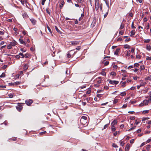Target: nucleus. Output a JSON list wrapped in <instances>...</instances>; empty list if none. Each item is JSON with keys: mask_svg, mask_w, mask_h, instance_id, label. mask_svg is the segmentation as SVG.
Segmentation results:
<instances>
[{"mask_svg": "<svg viewBox=\"0 0 151 151\" xmlns=\"http://www.w3.org/2000/svg\"><path fill=\"white\" fill-rule=\"evenodd\" d=\"M95 8L96 11H98L99 8L101 11L102 9V4H100L99 1V0H95Z\"/></svg>", "mask_w": 151, "mask_h": 151, "instance_id": "1", "label": "nucleus"}, {"mask_svg": "<svg viewBox=\"0 0 151 151\" xmlns=\"http://www.w3.org/2000/svg\"><path fill=\"white\" fill-rule=\"evenodd\" d=\"M87 117L85 116H83L80 120L81 123L83 125H86L87 123Z\"/></svg>", "mask_w": 151, "mask_h": 151, "instance_id": "2", "label": "nucleus"}, {"mask_svg": "<svg viewBox=\"0 0 151 151\" xmlns=\"http://www.w3.org/2000/svg\"><path fill=\"white\" fill-rule=\"evenodd\" d=\"M33 101L32 99H27L25 101L26 104L28 106H30L32 103Z\"/></svg>", "mask_w": 151, "mask_h": 151, "instance_id": "3", "label": "nucleus"}, {"mask_svg": "<svg viewBox=\"0 0 151 151\" xmlns=\"http://www.w3.org/2000/svg\"><path fill=\"white\" fill-rule=\"evenodd\" d=\"M108 81H109V83L112 85H117L119 83V81H112L109 80H108Z\"/></svg>", "mask_w": 151, "mask_h": 151, "instance_id": "4", "label": "nucleus"}, {"mask_svg": "<svg viewBox=\"0 0 151 151\" xmlns=\"http://www.w3.org/2000/svg\"><path fill=\"white\" fill-rule=\"evenodd\" d=\"M30 21L33 25H35L37 23L36 20L33 18L30 19Z\"/></svg>", "mask_w": 151, "mask_h": 151, "instance_id": "5", "label": "nucleus"}, {"mask_svg": "<svg viewBox=\"0 0 151 151\" xmlns=\"http://www.w3.org/2000/svg\"><path fill=\"white\" fill-rule=\"evenodd\" d=\"M70 42L71 44L70 45L75 46L78 45L80 41H71Z\"/></svg>", "mask_w": 151, "mask_h": 151, "instance_id": "6", "label": "nucleus"}, {"mask_svg": "<svg viewBox=\"0 0 151 151\" xmlns=\"http://www.w3.org/2000/svg\"><path fill=\"white\" fill-rule=\"evenodd\" d=\"M17 109L19 111H20L23 109V107L20 104H19L18 105L16 106Z\"/></svg>", "mask_w": 151, "mask_h": 151, "instance_id": "7", "label": "nucleus"}, {"mask_svg": "<svg viewBox=\"0 0 151 151\" xmlns=\"http://www.w3.org/2000/svg\"><path fill=\"white\" fill-rule=\"evenodd\" d=\"M120 51V49L118 48H117L116 51H115L114 54L116 55H118L119 54V52Z\"/></svg>", "mask_w": 151, "mask_h": 151, "instance_id": "8", "label": "nucleus"}, {"mask_svg": "<svg viewBox=\"0 0 151 151\" xmlns=\"http://www.w3.org/2000/svg\"><path fill=\"white\" fill-rule=\"evenodd\" d=\"M130 144L129 143H127L125 147V150L126 151H128L129 149Z\"/></svg>", "mask_w": 151, "mask_h": 151, "instance_id": "9", "label": "nucleus"}, {"mask_svg": "<svg viewBox=\"0 0 151 151\" xmlns=\"http://www.w3.org/2000/svg\"><path fill=\"white\" fill-rule=\"evenodd\" d=\"M17 42L15 40H13L12 42H10V44L13 46H15L17 44Z\"/></svg>", "mask_w": 151, "mask_h": 151, "instance_id": "10", "label": "nucleus"}, {"mask_svg": "<svg viewBox=\"0 0 151 151\" xmlns=\"http://www.w3.org/2000/svg\"><path fill=\"white\" fill-rule=\"evenodd\" d=\"M140 82V86H144L146 84V82H143L142 80H141Z\"/></svg>", "mask_w": 151, "mask_h": 151, "instance_id": "11", "label": "nucleus"}, {"mask_svg": "<svg viewBox=\"0 0 151 151\" xmlns=\"http://www.w3.org/2000/svg\"><path fill=\"white\" fill-rule=\"evenodd\" d=\"M21 2L23 5L25 6L24 4H25L26 6H27L26 4V3H27V0H21Z\"/></svg>", "mask_w": 151, "mask_h": 151, "instance_id": "12", "label": "nucleus"}, {"mask_svg": "<svg viewBox=\"0 0 151 151\" xmlns=\"http://www.w3.org/2000/svg\"><path fill=\"white\" fill-rule=\"evenodd\" d=\"M126 82H121L120 84H122V87H124L126 86Z\"/></svg>", "mask_w": 151, "mask_h": 151, "instance_id": "13", "label": "nucleus"}, {"mask_svg": "<svg viewBox=\"0 0 151 151\" xmlns=\"http://www.w3.org/2000/svg\"><path fill=\"white\" fill-rule=\"evenodd\" d=\"M111 129L113 132H114L116 130V128L114 125H111Z\"/></svg>", "mask_w": 151, "mask_h": 151, "instance_id": "14", "label": "nucleus"}, {"mask_svg": "<svg viewBox=\"0 0 151 151\" xmlns=\"http://www.w3.org/2000/svg\"><path fill=\"white\" fill-rule=\"evenodd\" d=\"M28 63L26 64L24 66V70H26L28 68Z\"/></svg>", "mask_w": 151, "mask_h": 151, "instance_id": "15", "label": "nucleus"}, {"mask_svg": "<svg viewBox=\"0 0 151 151\" xmlns=\"http://www.w3.org/2000/svg\"><path fill=\"white\" fill-rule=\"evenodd\" d=\"M19 41L20 42V43L21 44H23L24 45H26L25 42L23 40H22L21 39H19Z\"/></svg>", "mask_w": 151, "mask_h": 151, "instance_id": "16", "label": "nucleus"}, {"mask_svg": "<svg viewBox=\"0 0 151 151\" xmlns=\"http://www.w3.org/2000/svg\"><path fill=\"white\" fill-rule=\"evenodd\" d=\"M117 123V120L115 119L111 123V125H116Z\"/></svg>", "mask_w": 151, "mask_h": 151, "instance_id": "17", "label": "nucleus"}, {"mask_svg": "<svg viewBox=\"0 0 151 151\" xmlns=\"http://www.w3.org/2000/svg\"><path fill=\"white\" fill-rule=\"evenodd\" d=\"M22 16L24 18H27L28 16L26 13L25 12L22 14Z\"/></svg>", "mask_w": 151, "mask_h": 151, "instance_id": "18", "label": "nucleus"}, {"mask_svg": "<svg viewBox=\"0 0 151 151\" xmlns=\"http://www.w3.org/2000/svg\"><path fill=\"white\" fill-rule=\"evenodd\" d=\"M9 140L10 141H15L17 140V138L15 137H13L12 138H9Z\"/></svg>", "mask_w": 151, "mask_h": 151, "instance_id": "19", "label": "nucleus"}, {"mask_svg": "<svg viewBox=\"0 0 151 151\" xmlns=\"http://www.w3.org/2000/svg\"><path fill=\"white\" fill-rule=\"evenodd\" d=\"M135 34V31L134 30H132L131 32L130 36L131 37L133 36Z\"/></svg>", "mask_w": 151, "mask_h": 151, "instance_id": "20", "label": "nucleus"}, {"mask_svg": "<svg viewBox=\"0 0 151 151\" xmlns=\"http://www.w3.org/2000/svg\"><path fill=\"white\" fill-rule=\"evenodd\" d=\"M64 4V1H62L60 3V9H61L63 7V5Z\"/></svg>", "mask_w": 151, "mask_h": 151, "instance_id": "21", "label": "nucleus"}, {"mask_svg": "<svg viewBox=\"0 0 151 151\" xmlns=\"http://www.w3.org/2000/svg\"><path fill=\"white\" fill-rule=\"evenodd\" d=\"M145 105H147L148 104V101L147 100H144L143 102Z\"/></svg>", "mask_w": 151, "mask_h": 151, "instance_id": "22", "label": "nucleus"}, {"mask_svg": "<svg viewBox=\"0 0 151 151\" xmlns=\"http://www.w3.org/2000/svg\"><path fill=\"white\" fill-rule=\"evenodd\" d=\"M146 49L148 50H151V47L150 45H147Z\"/></svg>", "mask_w": 151, "mask_h": 151, "instance_id": "23", "label": "nucleus"}, {"mask_svg": "<svg viewBox=\"0 0 151 151\" xmlns=\"http://www.w3.org/2000/svg\"><path fill=\"white\" fill-rule=\"evenodd\" d=\"M146 149L147 151L149 150L150 148H151V145H147L146 146Z\"/></svg>", "mask_w": 151, "mask_h": 151, "instance_id": "24", "label": "nucleus"}, {"mask_svg": "<svg viewBox=\"0 0 151 151\" xmlns=\"http://www.w3.org/2000/svg\"><path fill=\"white\" fill-rule=\"evenodd\" d=\"M130 50H128L127 52V53H126L125 55L127 56H129L130 55Z\"/></svg>", "mask_w": 151, "mask_h": 151, "instance_id": "25", "label": "nucleus"}, {"mask_svg": "<svg viewBox=\"0 0 151 151\" xmlns=\"http://www.w3.org/2000/svg\"><path fill=\"white\" fill-rule=\"evenodd\" d=\"M91 92V89L90 88H88V91L86 92V94H90Z\"/></svg>", "mask_w": 151, "mask_h": 151, "instance_id": "26", "label": "nucleus"}, {"mask_svg": "<svg viewBox=\"0 0 151 151\" xmlns=\"http://www.w3.org/2000/svg\"><path fill=\"white\" fill-rule=\"evenodd\" d=\"M30 56V55L28 53H27L25 54L24 55V57H25L26 58H29Z\"/></svg>", "mask_w": 151, "mask_h": 151, "instance_id": "27", "label": "nucleus"}, {"mask_svg": "<svg viewBox=\"0 0 151 151\" xmlns=\"http://www.w3.org/2000/svg\"><path fill=\"white\" fill-rule=\"evenodd\" d=\"M145 69V66L144 65H141L140 66V71H141V70H144Z\"/></svg>", "mask_w": 151, "mask_h": 151, "instance_id": "28", "label": "nucleus"}, {"mask_svg": "<svg viewBox=\"0 0 151 151\" xmlns=\"http://www.w3.org/2000/svg\"><path fill=\"white\" fill-rule=\"evenodd\" d=\"M103 63L105 65H108L109 63V61H106L105 60L103 61Z\"/></svg>", "mask_w": 151, "mask_h": 151, "instance_id": "29", "label": "nucleus"}, {"mask_svg": "<svg viewBox=\"0 0 151 151\" xmlns=\"http://www.w3.org/2000/svg\"><path fill=\"white\" fill-rule=\"evenodd\" d=\"M124 47L125 48H129L130 46L129 45L127 44L125 45H124Z\"/></svg>", "mask_w": 151, "mask_h": 151, "instance_id": "30", "label": "nucleus"}, {"mask_svg": "<svg viewBox=\"0 0 151 151\" xmlns=\"http://www.w3.org/2000/svg\"><path fill=\"white\" fill-rule=\"evenodd\" d=\"M12 45L10 43V44H9L8 46L7 47V48L8 49H11L12 47Z\"/></svg>", "mask_w": 151, "mask_h": 151, "instance_id": "31", "label": "nucleus"}, {"mask_svg": "<svg viewBox=\"0 0 151 151\" xmlns=\"http://www.w3.org/2000/svg\"><path fill=\"white\" fill-rule=\"evenodd\" d=\"M5 32V31L3 30L0 31V35H3L4 34Z\"/></svg>", "mask_w": 151, "mask_h": 151, "instance_id": "32", "label": "nucleus"}, {"mask_svg": "<svg viewBox=\"0 0 151 151\" xmlns=\"http://www.w3.org/2000/svg\"><path fill=\"white\" fill-rule=\"evenodd\" d=\"M126 93H125V92H122L121 93L120 95L121 96H123L126 95Z\"/></svg>", "mask_w": 151, "mask_h": 151, "instance_id": "33", "label": "nucleus"}, {"mask_svg": "<svg viewBox=\"0 0 151 151\" xmlns=\"http://www.w3.org/2000/svg\"><path fill=\"white\" fill-rule=\"evenodd\" d=\"M56 31L58 32V33H59L61 34H64V33L63 32L61 31H60L59 29H56Z\"/></svg>", "mask_w": 151, "mask_h": 151, "instance_id": "34", "label": "nucleus"}, {"mask_svg": "<svg viewBox=\"0 0 151 151\" xmlns=\"http://www.w3.org/2000/svg\"><path fill=\"white\" fill-rule=\"evenodd\" d=\"M5 76V74L4 73H3L0 76V78H4Z\"/></svg>", "mask_w": 151, "mask_h": 151, "instance_id": "35", "label": "nucleus"}, {"mask_svg": "<svg viewBox=\"0 0 151 151\" xmlns=\"http://www.w3.org/2000/svg\"><path fill=\"white\" fill-rule=\"evenodd\" d=\"M131 40V39L130 38L128 37H127V38L125 39V41L126 42H128L130 41Z\"/></svg>", "mask_w": 151, "mask_h": 151, "instance_id": "36", "label": "nucleus"}, {"mask_svg": "<svg viewBox=\"0 0 151 151\" xmlns=\"http://www.w3.org/2000/svg\"><path fill=\"white\" fill-rule=\"evenodd\" d=\"M17 29H14V34L15 35H17L18 34V32H17Z\"/></svg>", "mask_w": 151, "mask_h": 151, "instance_id": "37", "label": "nucleus"}, {"mask_svg": "<svg viewBox=\"0 0 151 151\" xmlns=\"http://www.w3.org/2000/svg\"><path fill=\"white\" fill-rule=\"evenodd\" d=\"M149 113V110H145L143 111L142 112V113L143 114H147Z\"/></svg>", "mask_w": 151, "mask_h": 151, "instance_id": "38", "label": "nucleus"}, {"mask_svg": "<svg viewBox=\"0 0 151 151\" xmlns=\"http://www.w3.org/2000/svg\"><path fill=\"white\" fill-rule=\"evenodd\" d=\"M67 57L68 58H69L71 57V55L69 53V52H68V54L67 55Z\"/></svg>", "mask_w": 151, "mask_h": 151, "instance_id": "39", "label": "nucleus"}, {"mask_svg": "<svg viewBox=\"0 0 151 151\" xmlns=\"http://www.w3.org/2000/svg\"><path fill=\"white\" fill-rule=\"evenodd\" d=\"M14 83H15V85H17L20 84L21 83V82L16 81V82H14Z\"/></svg>", "mask_w": 151, "mask_h": 151, "instance_id": "40", "label": "nucleus"}, {"mask_svg": "<svg viewBox=\"0 0 151 151\" xmlns=\"http://www.w3.org/2000/svg\"><path fill=\"white\" fill-rule=\"evenodd\" d=\"M135 127H136V126H134V127H132V128H131L129 129L128 131H131V130H132L133 129H135Z\"/></svg>", "mask_w": 151, "mask_h": 151, "instance_id": "41", "label": "nucleus"}, {"mask_svg": "<svg viewBox=\"0 0 151 151\" xmlns=\"http://www.w3.org/2000/svg\"><path fill=\"white\" fill-rule=\"evenodd\" d=\"M101 74L104 76H105L106 75V73L104 71H102L101 72Z\"/></svg>", "mask_w": 151, "mask_h": 151, "instance_id": "42", "label": "nucleus"}, {"mask_svg": "<svg viewBox=\"0 0 151 151\" xmlns=\"http://www.w3.org/2000/svg\"><path fill=\"white\" fill-rule=\"evenodd\" d=\"M118 101V99H115L114 100L113 103L114 104H116L117 103Z\"/></svg>", "mask_w": 151, "mask_h": 151, "instance_id": "43", "label": "nucleus"}, {"mask_svg": "<svg viewBox=\"0 0 151 151\" xmlns=\"http://www.w3.org/2000/svg\"><path fill=\"white\" fill-rule=\"evenodd\" d=\"M111 75H112L113 76H116V73L114 72H111Z\"/></svg>", "mask_w": 151, "mask_h": 151, "instance_id": "44", "label": "nucleus"}, {"mask_svg": "<svg viewBox=\"0 0 151 151\" xmlns=\"http://www.w3.org/2000/svg\"><path fill=\"white\" fill-rule=\"evenodd\" d=\"M129 119L132 120H134L135 119V117L134 116H132L130 117Z\"/></svg>", "mask_w": 151, "mask_h": 151, "instance_id": "45", "label": "nucleus"}, {"mask_svg": "<svg viewBox=\"0 0 151 151\" xmlns=\"http://www.w3.org/2000/svg\"><path fill=\"white\" fill-rule=\"evenodd\" d=\"M95 23L94 22H92V23L91 25V27L93 28L94 27V26L95 24Z\"/></svg>", "mask_w": 151, "mask_h": 151, "instance_id": "46", "label": "nucleus"}, {"mask_svg": "<svg viewBox=\"0 0 151 151\" xmlns=\"http://www.w3.org/2000/svg\"><path fill=\"white\" fill-rule=\"evenodd\" d=\"M112 146H113V147H118V146H117V145L115 143H114L113 144H112Z\"/></svg>", "mask_w": 151, "mask_h": 151, "instance_id": "47", "label": "nucleus"}, {"mask_svg": "<svg viewBox=\"0 0 151 151\" xmlns=\"http://www.w3.org/2000/svg\"><path fill=\"white\" fill-rule=\"evenodd\" d=\"M139 65V64L138 63H135L134 65V67H138Z\"/></svg>", "mask_w": 151, "mask_h": 151, "instance_id": "48", "label": "nucleus"}, {"mask_svg": "<svg viewBox=\"0 0 151 151\" xmlns=\"http://www.w3.org/2000/svg\"><path fill=\"white\" fill-rule=\"evenodd\" d=\"M109 125V124H107L105 125L104 126V129H106L108 127V126Z\"/></svg>", "mask_w": 151, "mask_h": 151, "instance_id": "49", "label": "nucleus"}, {"mask_svg": "<svg viewBox=\"0 0 151 151\" xmlns=\"http://www.w3.org/2000/svg\"><path fill=\"white\" fill-rule=\"evenodd\" d=\"M149 119V118H148V117H144L142 119V121H145V120L148 119Z\"/></svg>", "mask_w": 151, "mask_h": 151, "instance_id": "50", "label": "nucleus"}, {"mask_svg": "<svg viewBox=\"0 0 151 151\" xmlns=\"http://www.w3.org/2000/svg\"><path fill=\"white\" fill-rule=\"evenodd\" d=\"M150 41V40L149 39H148L147 40H145L144 41V42L145 43H148Z\"/></svg>", "mask_w": 151, "mask_h": 151, "instance_id": "51", "label": "nucleus"}, {"mask_svg": "<svg viewBox=\"0 0 151 151\" xmlns=\"http://www.w3.org/2000/svg\"><path fill=\"white\" fill-rule=\"evenodd\" d=\"M124 33V31L121 30L119 32V34L120 35H122Z\"/></svg>", "mask_w": 151, "mask_h": 151, "instance_id": "52", "label": "nucleus"}, {"mask_svg": "<svg viewBox=\"0 0 151 151\" xmlns=\"http://www.w3.org/2000/svg\"><path fill=\"white\" fill-rule=\"evenodd\" d=\"M15 57L16 58L19 59L20 58V55H19H19H15Z\"/></svg>", "mask_w": 151, "mask_h": 151, "instance_id": "53", "label": "nucleus"}, {"mask_svg": "<svg viewBox=\"0 0 151 151\" xmlns=\"http://www.w3.org/2000/svg\"><path fill=\"white\" fill-rule=\"evenodd\" d=\"M81 49V47L80 46H77V47L76 48V49L78 50H79Z\"/></svg>", "mask_w": 151, "mask_h": 151, "instance_id": "54", "label": "nucleus"}, {"mask_svg": "<svg viewBox=\"0 0 151 151\" xmlns=\"http://www.w3.org/2000/svg\"><path fill=\"white\" fill-rule=\"evenodd\" d=\"M127 107V105L126 104H124L123 105V106H122V109H125Z\"/></svg>", "mask_w": 151, "mask_h": 151, "instance_id": "55", "label": "nucleus"}, {"mask_svg": "<svg viewBox=\"0 0 151 151\" xmlns=\"http://www.w3.org/2000/svg\"><path fill=\"white\" fill-rule=\"evenodd\" d=\"M19 54V55L22 56V58H23L24 57V54L23 53H20Z\"/></svg>", "mask_w": 151, "mask_h": 151, "instance_id": "56", "label": "nucleus"}, {"mask_svg": "<svg viewBox=\"0 0 151 151\" xmlns=\"http://www.w3.org/2000/svg\"><path fill=\"white\" fill-rule=\"evenodd\" d=\"M20 50L22 52H26V50H25L23 48H21L20 49Z\"/></svg>", "mask_w": 151, "mask_h": 151, "instance_id": "57", "label": "nucleus"}, {"mask_svg": "<svg viewBox=\"0 0 151 151\" xmlns=\"http://www.w3.org/2000/svg\"><path fill=\"white\" fill-rule=\"evenodd\" d=\"M146 60H151V57H147Z\"/></svg>", "mask_w": 151, "mask_h": 151, "instance_id": "58", "label": "nucleus"}, {"mask_svg": "<svg viewBox=\"0 0 151 151\" xmlns=\"http://www.w3.org/2000/svg\"><path fill=\"white\" fill-rule=\"evenodd\" d=\"M124 142L123 141H122L121 142V143H120V145L122 146H123L124 145Z\"/></svg>", "mask_w": 151, "mask_h": 151, "instance_id": "59", "label": "nucleus"}, {"mask_svg": "<svg viewBox=\"0 0 151 151\" xmlns=\"http://www.w3.org/2000/svg\"><path fill=\"white\" fill-rule=\"evenodd\" d=\"M9 84L10 86H14L15 85L14 83H9Z\"/></svg>", "mask_w": 151, "mask_h": 151, "instance_id": "60", "label": "nucleus"}, {"mask_svg": "<svg viewBox=\"0 0 151 151\" xmlns=\"http://www.w3.org/2000/svg\"><path fill=\"white\" fill-rule=\"evenodd\" d=\"M146 144L145 142H143L140 145V147H141L144 145Z\"/></svg>", "mask_w": 151, "mask_h": 151, "instance_id": "61", "label": "nucleus"}, {"mask_svg": "<svg viewBox=\"0 0 151 151\" xmlns=\"http://www.w3.org/2000/svg\"><path fill=\"white\" fill-rule=\"evenodd\" d=\"M141 131V129H138L137 131V133H139V132H140Z\"/></svg>", "mask_w": 151, "mask_h": 151, "instance_id": "62", "label": "nucleus"}, {"mask_svg": "<svg viewBox=\"0 0 151 151\" xmlns=\"http://www.w3.org/2000/svg\"><path fill=\"white\" fill-rule=\"evenodd\" d=\"M136 57L138 59H140L141 58V56L139 55H137Z\"/></svg>", "mask_w": 151, "mask_h": 151, "instance_id": "63", "label": "nucleus"}, {"mask_svg": "<svg viewBox=\"0 0 151 151\" xmlns=\"http://www.w3.org/2000/svg\"><path fill=\"white\" fill-rule=\"evenodd\" d=\"M46 0H42V5H44L45 4V2Z\"/></svg>", "mask_w": 151, "mask_h": 151, "instance_id": "64", "label": "nucleus"}]
</instances>
